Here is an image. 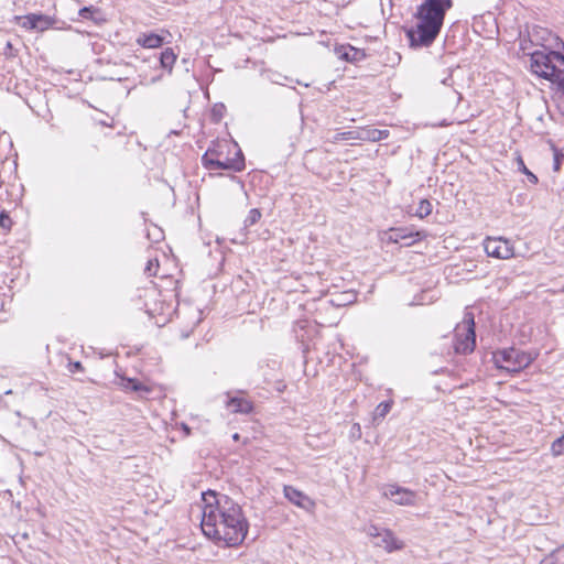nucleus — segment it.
<instances>
[{
	"instance_id": "obj_16",
	"label": "nucleus",
	"mask_w": 564,
	"mask_h": 564,
	"mask_svg": "<svg viewBox=\"0 0 564 564\" xmlns=\"http://www.w3.org/2000/svg\"><path fill=\"white\" fill-rule=\"evenodd\" d=\"M227 405L235 413L251 414L254 411L253 402L240 397H230Z\"/></svg>"
},
{
	"instance_id": "obj_1",
	"label": "nucleus",
	"mask_w": 564,
	"mask_h": 564,
	"mask_svg": "<svg viewBox=\"0 0 564 564\" xmlns=\"http://www.w3.org/2000/svg\"><path fill=\"white\" fill-rule=\"evenodd\" d=\"M528 41L539 47L528 53L530 70L551 84L553 100L564 116V41L539 25L528 32Z\"/></svg>"
},
{
	"instance_id": "obj_40",
	"label": "nucleus",
	"mask_w": 564,
	"mask_h": 564,
	"mask_svg": "<svg viewBox=\"0 0 564 564\" xmlns=\"http://www.w3.org/2000/svg\"><path fill=\"white\" fill-rule=\"evenodd\" d=\"M441 83H442L443 85H445V86H452V84H453V76H452V73H451V74H448V76H446L445 78H443V79L441 80Z\"/></svg>"
},
{
	"instance_id": "obj_35",
	"label": "nucleus",
	"mask_w": 564,
	"mask_h": 564,
	"mask_svg": "<svg viewBox=\"0 0 564 564\" xmlns=\"http://www.w3.org/2000/svg\"><path fill=\"white\" fill-rule=\"evenodd\" d=\"M18 53V50L14 48V46L12 45L11 42H7L4 48H3V54L7 56V57H14Z\"/></svg>"
},
{
	"instance_id": "obj_8",
	"label": "nucleus",
	"mask_w": 564,
	"mask_h": 564,
	"mask_svg": "<svg viewBox=\"0 0 564 564\" xmlns=\"http://www.w3.org/2000/svg\"><path fill=\"white\" fill-rule=\"evenodd\" d=\"M17 24L25 30L44 32L50 28H53L56 23V19L46 15L42 12L28 13L22 17H15Z\"/></svg>"
},
{
	"instance_id": "obj_21",
	"label": "nucleus",
	"mask_w": 564,
	"mask_h": 564,
	"mask_svg": "<svg viewBox=\"0 0 564 564\" xmlns=\"http://www.w3.org/2000/svg\"><path fill=\"white\" fill-rule=\"evenodd\" d=\"M121 384L132 392H150V389L137 378H122Z\"/></svg>"
},
{
	"instance_id": "obj_41",
	"label": "nucleus",
	"mask_w": 564,
	"mask_h": 564,
	"mask_svg": "<svg viewBox=\"0 0 564 564\" xmlns=\"http://www.w3.org/2000/svg\"><path fill=\"white\" fill-rule=\"evenodd\" d=\"M162 78H163V73L151 77L149 80V84H155V83L160 82Z\"/></svg>"
},
{
	"instance_id": "obj_33",
	"label": "nucleus",
	"mask_w": 564,
	"mask_h": 564,
	"mask_svg": "<svg viewBox=\"0 0 564 564\" xmlns=\"http://www.w3.org/2000/svg\"><path fill=\"white\" fill-rule=\"evenodd\" d=\"M67 369L70 373H77L84 371V366L80 361H72L69 360L67 365Z\"/></svg>"
},
{
	"instance_id": "obj_46",
	"label": "nucleus",
	"mask_w": 564,
	"mask_h": 564,
	"mask_svg": "<svg viewBox=\"0 0 564 564\" xmlns=\"http://www.w3.org/2000/svg\"><path fill=\"white\" fill-rule=\"evenodd\" d=\"M296 339H300L301 343H304L303 338H300V336L296 335Z\"/></svg>"
},
{
	"instance_id": "obj_12",
	"label": "nucleus",
	"mask_w": 564,
	"mask_h": 564,
	"mask_svg": "<svg viewBox=\"0 0 564 564\" xmlns=\"http://www.w3.org/2000/svg\"><path fill=\"white\" fill-rule=\"evenodd\" d=\"M283 492L284 497L299 508L306 511H312L315 508V502L312 498L291 485H285Z\"/></svg>"
},
{
	"instance_id": "obj_7",
	"label": "nucleus",
	"mask_w": 564,
	"mask_h": 564,
	"mask_svg": "<svg viewBox=\"0 0 564 564\" xmlns=\"http://www.w3.org/2000/svg\"><path fill=\"white\" fill-rule=\"evenodd\" d=\"M383 497L391 500L398 506H406L412 507L416 505L417 500V492L406 488L402 487L398 484H387L383 486L382 491Z\"/></svg>"
},
{
	"instance_id": "obj_48",
	"label": "nucleus",
	"mask_w": 564,
	"mask_h": 564,
	"mask_svg": "<svg viewBox=\"0 0 564 564\" xmlns=\"http://www.w3.org/2000/svg\"><path fill=\"white\" fill-rule=\"evenodd\" d=\"M296 339H300L301 343H304L303 338H300V336L296 335Z\"/></svg>"
},
{
	"instance_id": "obj_18",
	"label": "nucleus",
	"mask_w": 564,
	"mask_h": 564,
	"mask_svg": "<svg viewBox=\"0 0 564 564\" xmlns=\"http://www.w3.org/2000/svg\"><path fill=\"white\" fill-rule=\"evenodd\" d=\"M137 43L144 48H158L164 44V37L158 33H142L138 36Z\"/></svg>"
},
{
	"instance_id": "obj_6",
	"label": "nucleus",
	"mask_w": 564,
	"mask_h": 564,
	"mask_svg": "<svg viewBox=\"0 0 564 564\" xmlns=\"http://www.w3.org/2000/svg\"><path fill=\"white\" fill-rule=\"evenodd\" d=\"M476 348V322L473 312L466 311L462 324L456 326L454 351L457 355H469Z\"/></svg>"
},
{
	"instance_id": "obj_30",
	"label": "nucleus",
	"mask_w": 564,
	"mask_h": 564,
	"mask_svg": "<svg viewBox=\"0 0 564 564\" xmlns=\"http://www.w3.org/2000/svg\"><path fill=\"white\" fill-rule=\"evenodd\" d=\"M388 135H389L388 130L372 129V130L368 131L367 138L371 141H381V140L387 139Z\"/></svg>"
},
{
	"instance_id": "obj_3",
	"label": "nucleus",
	"mask_w": 564,
	"mask_h": 564,
	"mask_svg": "<svg viewBox=\"0 0 564 564\" xmlns=\"http://www.w3.org/2000/svg\"><path fill=\"white\" fill-rule=\"evenodd\" d=\"M202 503L200 529L205 536L219 538L217 524H221L227 519L232 520L237 513L243 511L231 497L214 489L202 492Z\"/></svg>"
},
{
	"instance_id": "obj_32",
	"label": "nucleus",
	"mask_w": 564,
	"mask_h": 564,
	"mask_svg": "<svg viewBox=\"0 0 564 564\" xmlns=\"http://www.w3.org/2000/svg\"><path fill=\"white\" fill-rule=\"evenodd\" d=\"M159 268V261L158 259H154V260H149L147 265H145V269H144V272L149 275V276H155L156 275V270Z\"/></svg>"
},
{
	"instance_id": "obj_31",
	"label": "nucleus",
	"mask_w": 564,
	"mask_h": 564,
	"mask_svg": "<svg viewBox=\"0 0 564 564\" xmlns=\"http://www.w3.org/2000/svg\"><path fill=\"white\" fill-rule=\"evenodd\" d=\"M550 560L555 564H564V544L551 553Z\"/></svg>"
},
{
	"instance_id": "obj_44",
	"label": "nucleus",
	"mask_w": 564,
	"mask_h": 564,
	"mask_svg": "<svg viewBox=\"0 0 564 564\" xmlns=\"http://www.w3.org/2000/svg\"><path fill=\"white\" fill-rule=\"evenodd\" d=\"M232 440H234V441H239V440H240V434H239V433H235V434L232 435Z\"/></svg>"
},
{
	"instance_id": "obj_20",
	"label": "nucleus",
	"mask_w": 564,
	"mask_h": 564,
	"mask_svg": "<svg viewBox=\"0 0 564 564\" xmlns=\"http://www.w3.org/2000/svg\"><path fill=\"white\" fill-rule=\"evenodd\" d=\"M209 164V171L226 170L239 173L238 161L234 162L232 159L226 158L225 160H205Z\"/></svg>"
},
{
	"instance_id": "obj_43",
	"label": "nucleus",
	"mask_w": 564,
	"mask_h": 564,
	"mask_svg": "<svg viewBox=\"0 0 564 564\" xmlns=\"http://www.w3.org/2000/svg\"><path fill=\"white\" fill-rule=\"evenodd\" d=\"M434 375L444 373V368H440L433 371Z\"/></svg>"
},
{
	"instance_id": "obj_26",
	"label": "nucleus",
	"mask_w": 564,
	"mask_h": 564,
	"mask_svg": "<svg viewBox=\"0 0 564 564\" xmlns=\"http://www.w3.org/2000/svg\"><path fill=\"white\" fill-rule=\"evenodd\" d=\"M432 203L429 199L423 198L419 203V206L415 210V216L420 218L427 217L432 213Z\"/></svg>"
},
{
	"instance_id": "obj_13",
	"label": "nucleus",
	"mask_w": 564,
	"mask_h": 564,
	"mask_svg": "<svg viewBox=\"0 0 564 564\" xmlns=\"http://www.w3.org/2000/svg\"><path fill=\"white\" fill-rule=\"evenodd\" d=\"M334 52L339 59L352 64L365 61L368 56L364 48L355 47L349 43L336 45Z\"/></svg>"
},
{
	"instance_id": "obj_14",
	"label": "nucleus",
	"mask_w": 564,
	"mask_h": 564,
	"mask_svg": "<svg viewBox=\"0 0 564 564\" xmlns=\"http://www.w3.org/2000/svg\"><path fill=\"white\" fill-rule=\"evenodd\" d=\"M375 546L382 547L388 553H392L402 550L404 543L395 536L392 530L384 529L381 536L375 541Z\"/></svg>"
},
{
	"instance_id": "obj_29",
	"label": "nucleus",
	"mask_w": 564,
	"mask_h": 564,
	"mask_svg": "<svg viewBox=\"0 0 564 564\" xmlns=\"http://www.w3.org/2000/svg\"><path fill=\"white\" fill-rule=\"evenodd\" d=\"M13 226V220L10 217L9 213L6 209L0 212V228L4 230V232H9Z\"/></svg>"
},
{
	"instance_id": "obj_39",
	"label": "nucleus",
	"mask_w": 564,
	"mask_h": 564,
	"mask_svg": "<svg viewBox=\"0 0 564 564\" xmlns=\"http://www.w3.org/2000/svg\"><path fill=\"white\" fill-rule=\"evenodd\" d=\"M274 389L279 392V393H282L284 392V390L286 389V384L283 382V381H276L274 383Z\"/></svg>"
},
{
	"instance_id": "obj_23",
	"label": "nucleus",
	"mask_w": 564,
	"mask_h": 564,
	"mask_svg": "<svg viewBox=\"0 0 564 564\" xmlns=\"http://www.w3.org/2000/svg\"><path fill=\"white\" fill-rule=\"evenodd\" d=\"M517 165H518V171L521 172L522 174H524L527 177H528V181L531 183V184H538L539 183V178L538 176L532 173L525 165L523 159L521 155H518L517 156Z\"/></svg>"
},
{
	"instance_id": "obj_11",
	"label": "nucleus",
	"mask_w": 564,
	"mask_h": 564,
	"mask_svg": "<svg viewBox=\"0 0 564 564\" xmlns=\"http://www.w3.org/2000/svg\"><path fill=\"white\" fill-rule=\"evenodd\" d=\"M177 59V54L174 52L172 47L163 48L159 54H153V56L145 58L147 62H154V68H160L162 72L172 74L174 64Z\"/></svg>"
},
{
	"instance_id": "obj_10",
	"label": "nucleus",
	"mask_w": 564,
	"mask_h": 564,
	"mask_svg": "<svg viewBox=\"0 0 564 564\" xmlns=\"http://www.w3.org/2000/svg\"><path fill=\"white\" fill-rule=\"evenodd\" d=\"M425 237L426 232L424 230H412L406 227L390 228L387 231V240L389 242L399 243L402 240L411 239V241L405 242V246H412Z\"/></svg>"
},
{
	"instance_id": "obj_5",
	"label": "nucleus",
	"mask_w": 564,
	"mask_h": 564,
	"mask_svg": "<svg viewBox=\"0 0 564 564\" xmlns=\"http://www.w3.org/2000/svg\"><path fill=\"white\" fill-rule=\"evenodd\" d=\"M538 356L539 354L535 351H524L509 347L494 351L492 362L497 369L514 375L528 368Z\"/></svg>"
},
{
	"instance_id": "obj_42",
	"label": "nucleus",
	"mask_w": 564,
	"mask_h": 564,
	"mask_svg": "<svg viewBox=\"0 0 564 564\" xmlns=\"http://www.w3.org/2000/svg\"><path fill=\"white\" fill-rule=\"evenodd\" d=\"M182 429L184 430V432H185L187 435H189V434H191V427H189L187 424L183 423V424H182Z\"/></svg>"
},
{
	"instance_id": "obj_37",
	"label": "nucleus",
	"mask_w": 564,
	"mask_h": 564,
	"mask_svg": "<svg viewBox=\"0 0 564 564\" xmlns=\"http://www.w3.org/2000/svg\"><path fill=\"white\" fill-rule=\"evenodd\" d=\"M561 166H562V159H561V154L558 153V151L556 150L555 153H554V162H553V170L554 171H560L561 170Z\"/></svg>"
},
{
	"instance_id": "obj_28",
	"label": "nucleus",
	"mask_w": 564,
	"mask_h": 564,
	"mask_svg": "<svg viewBox=\"0 0 564 564\" xmlns=\"http://www.w3.org/2000/svg\"><path fill=\"white\" fill-rule=\"evenodd\" d=\"M232 148L235 149V156L231 158L234 162L238 161L239 172H242L246 169V158L242 150L239 148L236 141L232 142Z\"/></svg>"
},
{
	"instance_id": "obj_34",
	"label": "nucleus",
	"mask_w": 564,
	"mask_h": 564,
	"mask_svg": "<svg viewBox=\"0 0 564 564\" xmlns=\"http://www.w3.org/2000/svg\"><path fill=\"white\" fill-rule=\"evenodd\" d=\"M386 528H380L378 525H370L368 530V535L373 538L375 540L381 536Z\"/></svg>"
},
{
	"instance_id": "obj_27",
	"label": "nucleus",
	"mask_w": 564,
	"mask_h": 564,
	"mask_svg": "<svg viewBox=\"0 0 564 564\" xmlns=\"http://www.w3.org/2000/svg\"><path fill=\"white\" fill-rule=\"evenodd\" d=\"M551 453L554 457H558L564 454V433L552 442Z\"/></svg>"
},
{
	"instance_id": "obj_47",
	"label": "nucleus",
	"mask_w": 564,
	"mask_h": 564,
	"mask_svg": "<svg viewBox=\"0 0 564 564\" xmlns=\"http://www.w3.org/2000/svg\"><path fill=\"white\" fill-rule=\"evenodd\" d=\"M296 339H300L301 343H304L303 338H300V336L296 335Z\"/></svg>"
},
{
	"instance_id": "obj_25",
	"label": "nucleus",
	"mask_w": 564,
	"mask_h": 564,
	"mask_svg": "<svg viewBox=\"0 0 564 564\" xmlns=\"http://www.w3.org/2000/svg\"><path fill=\"white\" fill-rule=\"evenodd\" d=\"M262 217V213L260 208L250 209L248 216L243 221V230H247L249 227L256 225Z\"/></svg>"
},
{
	"instance_id": "obj_15",
	"label": "nucleus",
	"mask_w": 564,
	"mask_h": 564,
	"mask_svg": "<svg viewBox=\"0 0 564 564\" xmlns=\"http://www.w3.org/2000/svg\"><path fill=\"white\" fill-rule=\"evenodd\" d=\"M224 148H230V144H228L226 141H213L205 153L202 155V165L209 171V164H207L208 162L205 160H220L224 155ZM227 152L230 153V149H228Z\"/></svg>"
},
{
	"instance_id": "obj_22",
	"label": "nucleus",
	"mask_w": 564,
	"mask_h": 564,
	"mask_svg": "<svg viewBox=\"0 0 564 564\" xmlns=\"http://www.w3.org/2000/svg\"><path fill=\"white\" fill-rule=\"evenodd\" d=\"M393 405L392 400H386L380 402L373 411V421L383 420L386 415L391 411Z\"/></svg>"
},
{
	"instance_id": "obj_4",
	"label": "nucleus",
	"mask_w": 564,
	"mask_h": 564,
	"mask_svg": "<svg viewBox=\"0 0 564 564\" xmlns=\"http://www.w3.org/2000/svg\"><path fill=\"white\" fill-rule=\"evenodd\" d=\"M219 538L206 536L218 547H238L240 546L249 531V521L243 511L237 513L232 520L227 519L217 524Z\"/></svg>"
},
{
	"instance_id": "obj_17",
	"label": "nucleus",
	"mask_w": 564,
	"mask_h": 564,
	"mask_svg": "<svg viewBox=\"0 0 564 564\" xmlns=\"http://www.w3.org/2000/svg\"><path fill=\"white\" fill-rule=\"evenodd\" d=\"M78 14L84 20L93 21L96 24L106 22L105 12L95 6H87L79 9Z\"/></svg>"
},
{
	"instance_id": "obj_19",
	"label": "nucleus",
	"mask_w": 564,
	"mask_h": 564,
	"mask_svg": "<svg viewBox=\"0 0 564 564\" xmlns=\"http://www.w3.org/2000/svg\"><path fill=\"white\" fill-rule=\"evenodd\" d=\"M356 299H357L356 293H354L352 291H346V292L333 294L329 300H326V301L322 300L321 304L329 303L333 306L343 307V306L354 303L356 301Z\"/></svg>"
},
{
	"instance_id": "obj_38",
	"label": "nucleus",
	"mask_w": 564,
	"mask_h": 564,
	"mask_svg": "<svg viewBox=\"0 0 564 564\" xmlns=\"http://www.w3.org/2000/svg\"><path fill=\"white\" fill-rule=\"evenodd\" d=\"M350 434H351L352 437H356V438H360L361 437V427H360V425L358 423H355L351 426Z\"/></svg>"
},
{
	"instance_id": "obj_36",
	"label": "nucleus",
	"mask_w": 564,
	"mask_h": 564,
	"mask_svg": "<svg viewBox=\"0 0 564 564\" xmlns=\"http://www.w3.org/2000/svg\"><path fill=\"white\" fill-rule=\"evenodd\" d=\"M532 46H535V45L530 44V42L528 41V36L520 39V50L522 51L523 55L528 56L529 52H527V50H530Z\"/></svg>"
},
{
	"instance_id": "obj_24",
	"label": "nucleus",
	"mask_w": 564,
	"mask_h": 564,
	"mask_svg": "<svg viewBox=\"0 0 564 564\" xmlns=\"http://www.w3.org/2000/svg\"><path fill=\"white\" fill-rule=\"evenodd\" d=\"M225 112H226V106L224 104H221V102L215 104L210 109V115H209L210 121L213 123H219L221 121V119L224 118Z\"/></svg>"
},
{
	"instance_id": "obj_9",
	"label": "nucleus",
	"mask_w": 564,
	"mask_h": 564,
	"mask_svg": "<svg viewBox=\"0 0 564 564\" xmlns=\"http://www.w3.org/2000/svg\"><path fill=\"white\" fill-rule=\"evenodd\" d=\"M484 249L489 257L497 259H510L514 254L511 241L502 237H487Z\"/></svg>"
},
{
	"instance_id": "obj_2",
	"label": "nucleus",
	"mask_w": 564,
	"mask_h": 564,
	"mask_svg": "<svg viewBox=\"0 0 564 564\" xmlns=\"http://www.w3.org/2000/svg\"><path fill=\"white\" fill-rule=\"evenodd\" d=\"M453 0H423L413 13L415 22L403 25L402 31L413 50L427 48L438 37Z\"/></svg>"
},
{
	"instance_id": "obj_45",
	"label": "nucleus",
	"mask_w": 564,
	"mask_h": 564,
	"mask_svg": "<svg viewBox=\"0 0 564 564\" xmlns=\"http://www.w3.org/2000/svg\"><path fill=\"white\" fill-rule=\"evenodd\" d=\"M456 94L458 95V101H460V100L463 99L462 94H460V93H457V91H456Z\"/></svg>"
}]
</instances>
